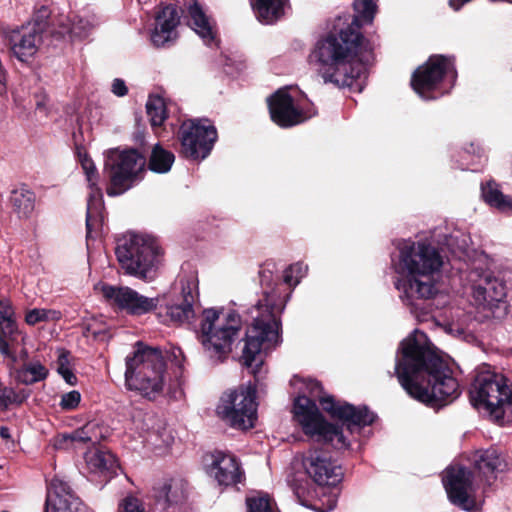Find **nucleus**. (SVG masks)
Instances as JSON below:
<instances>
[{
    "label": "nucleus",
    "instance_id": "1",
    "mask_svg": "<svg viewBox=\"0 0 512 512\" xmlns=\"http://www.w3.org/2000/svg\"><path fill=\"white\" fill-rule=\"evenodd\" d=\"M395 375L412 398L435 409L460 395L451 369L437 354L426 334L418 330L400 343L395 358Z\"/></svg>",
    "mask_w": 512,
    "mask_h": 512
},
{
    "label": "nucleus",
    "instance_id": "2",
    "mask_svg": "<svg viewBox=\"0 0 512 512\" xmlns=\"http://www.w3.org/2000/svg\"><path fill=\"white\" fill-rule=\"evenodd\" d=\"M392 265L398 278L394 286L411 313L423 319L428 314L419 301L435 298L441 289L444 257L437 247L426 241L401 240Z\"/></svg>",
    "mask_w": 512,
    "mask_h": 512
},
{
    "label": "nucleus",
    "instance_id": "3",
    "mask_svg": "<svg viewBox=\"0 0 512 512\" xmlns=\"http://www.w3.org/2000/svg\"><path fill=\"white\" fill-rule=\"evenodd\" d=\"M297 381L302 385L303 394L295 399L294 417L306 435L316 437L318 441L330 443L336 449L349 447L342 429L325 421L316 401L320 402L332 418L341 421L351 433L374 422L375 415L367 407H356L346 402L335 401L331 395L324 393L322 385L316 380L298 379Z\"/></svg>",
    "mask_w": 512,
    "mask_h": 512
},
{
    "label": "nucleus",
    "instance_id": "4",
    "mask_svg": "<svg viewBox=\"0 0 512 512\" xmlns=\"http://www.w3.org/2000/svg\"><path fill=\"white\" fill-rule=\"evenodd\" d=\"M307 267L302 263H295L283 272V283L272 285V274L269 270L260 273L263 288V299L257 305L258 315L252 325L247 329L240 362L257 374L263 363V353L274 348L280 342V320L278 315L283 311L290 292L282 290L283 285L293 289L306 274Z\"/></svg>",
    "mask_w": 512,
    "mask_h": 512
},
{
    "label": "nucleus",
    "instance_id": "5",
    "mask_svg": "<svg viewBox=\"0 0 512 512\" xmlns=\"http://www.w3.org/2000/svg\"><path fill=\"white\" fill-rule=\"evenodd\" d=\"M358 22V18L354 19L338 37L330 35L318 41L309 58L324 83L361 92L367 68L361 57L364 37L357 30Z\"/></svg>",
    "mask_w": 512,
    "mask_h": 512
},
{
    "label": "nucleus",
    "instance_id": "6",
    "mask_svg": "<svg viewBox=\"0 0 512 512\" xmlns=\"http://www.w3.org/2000/svg\"><path fill=\"white\" fill-rule=\"evenodd\" d=\"M471 404L500 425L512 421V388L507 378L483 366L476 371L470 390Z\"/></svg>",
    "mask_w": 512,
    "mask_h": 512
},
{
    "label": "nucleus",
    "instance_id": "7",
    "mask_svg": "<svg viewBox=\"0 0 512 512\" xmlns=\"http://www.w3.org/2000/svg\"><path fill=\"white\" fill-rule=\"evenodd\" d=\"M165 362L161 350L137 345L132 356L126 357L125 385L141 396L154 399L163 391Z\"/></svg>",
    "mask_w": 512,
    "mask_h": 512
},
{
    "label": "nucleus",
    "instance_id": "8",
    "mask_svg": "<svg viewBox=\"0 0 512 512\" xmlns=\"http://www.w3.org/2000/svg\"><path fill=\"white\" fill-rule=\"evenodd\" d=\"M241 327L238 313L208 308L202 313L197 339L210 358L220 360L231 352Z\"/></svg>",
    "mask_w": 512,
    "mask_h": 512
},
{
    "label": "nucleus",
    "instance_id": "9",
    "mask_svg": "<svg viewBox=\"0 0 512 512\" xmlns=\"http://www.w3.org/2000/svg\"><path fill=\"white\" fill-rule=\"evenodd\" d=\"M115 253L126 274L144 281L156 277L159 247L154 238L129 232L118 239Z\"/></svg>",
    "mask_w": 512,
    "mask_h": 512
},
{
    "label": "nucleus",
    "instance_id": "10",
    "mask_svg": "<svg viewBox=\"0 0 512 512\" xmlns=\"http://www.w3.org/2000/svg\"><path fill=\"white\" fill-rule=\"evenodd\" d=\"M456 78L453 60L433 55L413 73L411 86L423 100H434L448 93Z\"/></svg>",
    "mask_w": 512,
    "mask_h": 512
},
{
    "label": "nucleus",
    "instance_id": "11",
    "mask_svg": "<svg viewBox=\"0 0 512 512\" xmlns=\"http://www.w3.org/2000/svg\"><path fill=\"white\" fill-rule=\"evenodd\" d=\"M216 413L233 428H252L257 419L255 387L249 384L224 393L216 407Z\"/></svg>",
    "mask_w": 512,
    "mask_h": 512
},
{
    "label": "nucleus",
    "instance_id": "12",
    "mask_svg": "<svg viewBox=\"0 0 512 512\" xmlns=\"http://www.w3.org/2000/svg\"><path fill=\"white\" fill-rule=\"evenodd\" d=\"M144 167V157L134 149L111 151L105 162L110 178L107 194L118 196L130 189L140 179L139 174Z\"/></svg>",
    "mask_w": 512,
    "mask_h": 512
},
{
    "label": "nucleus",
    "instance_id": "13",
    "mask_svg": "<svg viewBox=\"0 0 512 512\" xmlns=\"http://www.w3.org/2000/svg\"><path fill=\"white\" fill-rule=\"evenodd\" d=\"M271 119L287 128L300 124L316 114L313 104L296 89H279L269 99Z\"/></svg>",
    "mask_w": 512,
    "mask_h": 512
},
{
    "label": "nucleus",
    "instance_id": "14",
    "mask_svg": "<svg viewBox=\"0 0 512 512\" xmlns=\"http://www.w3.org/2000/svg\"><path fill=\"white\" fill-rule=\"evenodd\" d=\"M95 290L109 306L132 316L150 313L159 303L158 297H146L128 286L99 283L95 286Z\"/></svg>",
    "mask_w": 512,
    "mask_h": 512
},
{
    "label": "nucleus",
    "instance_id": "15",
    "mask_svg": "<svg viewBox=\"0 0 512 512\" xmlns=\"http://www.w3.org/2000/svg\"><path fill=\"white\" fill-rule=\"evenodd\" d=\"M443 484L452 504L468 512L479 508L475 497L477 480L468 468L460 465L448 467L443 476Z\"/></svg>",
    "mask_w": 512,
    "mask_h": 512
},
{
    "label": "nucleus",
    "instance_id": "16",
    "mask_svg": "<svg viewBox=\"0 0 512 512\" xmlns=\"http://www.w3.org/2000/svg\"><path fill=\"white\" fill-rule=\"evenodd\" d=\"M216 140V128L208 119L188 120L181 125V148L183 155L187 158L193 160L206 158Z\"/></svg>",
    "mask_w": 512,
    "mask_h": 512
},
{
    "label": "nucleus",
    "instance_id": "17",
    "mask_svg": "<svg viewBox=\"0 0 512 512\" xmlns=\"http://www.w3.org/2000/svg\"><path fill=\"white\" fill-rule=\"evenodd\" d=\"M76 156L84 170L91 192L87 202L86 228L87 237L91 238L93 232H96L104 220V202L101 189L96 187L97 172L91 158L87 155L83 146H76Z\"/></svg>",
    "mask_w": 512,
    "mask_h": 512
},
{
    "label": "nucleus",
    "instance_id": "18",
    "mask_svg": "<svg viewBox=\"0 0 512 512\" xmlns=\"http://www.w3.org/2000/svg\"><path fill=\"white\" fill-rule=\"evenodd\" d=\"M197 279L185 276L179 279L171 291L172 302L167 305V315L176 324L190 322L195 316L194 302L197 296Z\"/></svg>",
    "mask_w": 512,
    "mask_h": 512
},
{
    "label": "nucleus",
    "instance_id": "19",
    "mask_svg": "<svg viewBox=\"0 0 512 512\" xmlns=\"http://www.w3.org/2000/svg\"><path fill=\"white\" fill-rule=\"evenodd\" d=\"M302 463L306 474L320 486H336L342 481V467L324 450H309Z\"/></svg>",
    "mask_w": 512,
    "mask_h": 512
},
{
    "label": "nucleus",
    "instance_id": "20",
    "mask_svg": "<svg viewBox=\"0 0 512 512\" xmlns=\"http://www.w3.org/2000/svg\"><path fill=\"white\" fill-rule=\"evenodd\" d=\"M474 302L478 306L493 307L506 296L504 284L486 270L474 268L466 276Z\"/></svg>",
    "mask_w": 512,
    "mask_h": 512
},
{
    "label": "nucleus",
    "instance_id": "21",
    "mask_svg": "<svg viewBox=\"0 0 512 512\" xmlns=\"http://www.w3.org/2000/svg\"><path fill=\"white\" fill-rule=\"evenodd\" d=\"M66 427L72 428L66 431V442L99 443L108 436L109 429L96 421H86L82 415H66Z\"/></svg>",
    "mask_w": 512,
    "mask_h": 512
},
{
    "label": "nucleus",
    "instance_id": "22",
    "mask_svg": "<svg viewBox=\"0 0 512 512\" xmlns=\"http://www.w3.org/2000/svg\"><path fill=\"white\" fill-rule=\"evenodd\" d=\"M8 37L13 55L19 61L27 62L36 54L43 34L39 32L37 26L22 25L20 28L12 30Z\"/></svg>",
    "mask_w": 512,
    "mask_h": 512
},
{
    "label": "nucleus",
    "instance_id": "23",
    "mask_svg": "<svg viewBox=\"0 0 512 512\" xmlns=\"http://www.w3.org/2000/svg\"><path fill=\"white\" fill-rule=\"evenodd\" d=\"M209 473L220 485H235L241 482L243 471L237 458L223 451H215L209 455Z\"/></svg>",
    "mask_w": 512,
    "mask_h": 512
},
{
    "label": "nucleus",
    "instance_id": "24",
    "mask_svg": "<svg viewBox=\"0 0 512 512\" xmlns=\"http://www.w3.org/2000/svg\"><path fill=\"white\" fill-rule=\"evenodd\" d=\"M84 460L87 473L91 477L102 478L104 482L113 478L119 469L115 455L99 448L89 449L85 452Z\"/></svg>",
    "mask_w": 512,
    "mask_h": 512
},
{
    "label": "nucleus",
    "instance_id": "25",
    "mask_svg": "<svg viewBox=\"0 0 512 512\" xmlns=\"http://www.w3.org/2000/svg\"><path fill=\"white\" fill-rule=\"evenodd\" d=\"M180 23V15L175 5L169 4L159 11L156 25L151 33V41L157 47L164 46L176 38V27Z\"/></svg>",
    "mask_w": 512,
    "mask_h": 512
},
{
    "label": "nucleus",
    "instance_id": "26",
    "mask_svg": "<svg viewBox=\"0 0 512 512\" xmlns=\"http://www.w3.org/2000/svg\"><path fill=\"white\" fill-rule=\"evenodd\" d=\"M189 26L202 39L208 47H216L218 45L217 30L214 21L207 16L202 6L193 1L188 6Z\"/></svg>",
    "mask_w": 512,
    "mask_h": 512
},
{
    "label": "nucleus",
    "instance_id": "27",
    "mask_svg": "<svg viewBox=\"0 0 512 512\" xmlns=\"http://www.w3.org/2000/svg\"><path fill=\"white\" fill-rule=\"evenodd\" d=\"M473 463L479 479H483L487 485H491L496 478V473L502 471L506 466L498 450L492 447L476 451Z\"/></svg>",
    "mask_w": 512,
    "mask_h": 512
},
{
    "label": "nucleus",
    "instance_id": "28",
    "mask_svg": "<svg viewBox=\"0 0 512 512\" xmlns=\"http://www.w3.org/2000/svg\"><path fill=\"white\" fill-rule=\"evenodd\" d=\"M257 19L264 24L278 21L289 8V0H250Z\"/></svg>",
    "mask_w": 512,
    "mask_h": 512
},
{
    "label": "nucleus",
    "instance_id": "29",
    "mask_svg": "<svg viewBox=\"0 0 512 512\" xmlns=\"http://www.w3.org/2000/svg\"><path fill=\"white\" fill-rule=\"evenodd\" d=\"M78 316L81 322H75L72 327H79L82 335L88 341H105L108 338V325L102 316L89 315L85 310Z\"/></svg>",
    "mask_w": 512,
    "mask_h": 512
},
{
    "label": "nucleus",
    "instance_id": "30",
    "mask_svg": "<svg viewBox=\"0 0 512 512\" xmlns=\"http://www.w3.org/2000/svg\"><path fill=\"white\" fill-rule=\"evenodd\" d=\"M481 195L486 204L505 215H512V197L504 194L494 181L481 185Z\"/></svg>",
    "mask_w": 512,
    "mask_h": 512
},
{
    "label": "nucleus",
    "instance_id": "31",
    "mask_svg": "<svg viewBox=\"0 0 512 512\" xmlns=\"http://www.w3.org/2000/svg\"><path fill=\"white\" fill-rule=\"evenodd\" d=\"M48 373V369L40 360L27 359L15 370V378L22 384L31 385L45 380Z\"/></svg>",
    "mask_w": 512,
    "mask_h": 512
},
{
    "label": "nucleus",
    "instance_id": "32",
    "mask_svg": "<svg viewBox=\"0 0 512 512\" xmlns=\"http://www.w3.org/2000/svg\"><path fill=\"white\" fill-rule=\"evenodd\" d=\"M155 497L163 509L177 505L185 499L184 484L180 480L166 481L158 488Z\"/></svg>",
    "mask_w": 512,
    "mask_h": 512
},
{
    "label": "nucleus",
    "instance_id": "33",
    "mask_svg": "<svg viewBox=\"0 0 512 512\" xmlns=\"http://www.w3.org/2000/svg\"><path fill=\"white\" fill-rule=\"evenodd\" d=\"M16 331L12 307L0 301V353L6 357H11L7 338L12 337Z\"/></svg>",
    "mask_w": 512,
    "mask_h": 512
},
{
    "label": "nucleus",
    "instance_id": "34",
    "mask_svg": "<svg viewBox=\"0 0 512 512\" xmlns=\"http://www.w3.org/2000/svg\"><path fill=\"white\" fill-rule=\"evenodd\" d=\"M438 243L446 247L455 256L461 257L470 244V237L460 230H454L450 234H438Z\"/></svg>",
    "mask_w": 512,
    "mask_h": 512
},
{
    "label": "nucleus",
    "instance_id": "35",
    "mask_svg": "<svg viewBox=\"0 0 512 512\" xmlns=\"http://www.w3.org/2000/svg\"><path fill=\"white\" fill-rule=\"evenodd\" d=\"M64 510V482L55 477L47 486L44 512H62Z\"/></svg>",
    "mask_w": 512,
    "mask_h": 512
},
{
    "label": "nucleus",
    "instance_id": "36",
    "mask_svg": "<svg viewBox=\"0 0 512 512\" xmlns=\"http://www.w3.org/2000/svg\"><path fill=\"white\" fill-rule=\"evenodd\" d=\"M174 161L175 156L172 152L156 144L152 149L148 167L153 172L163 174L170 171Z\"/></svg>",
    "mask_w": 512,
    "mask_h": 512
},
{
    "label": "nucleus",
    "instance_id": "37",
    "mask_svg": "<svg viewBox=\"0 0 512 512\" xmlns=\"http://www.w3.org/2000/svg\"><path fill=\"white\" fill-rule=\"evenodd\" d=\"M11 202L14 210L19 217H29L34 210L35 195L27 189L15 190L11 196Z\"/></svg>",
    "mask_w": 512,
    "mask_h": 512
},
{
    "label": "nucleus",
    "instance_id": "38",
    "mask_svg": "<svg viewBox=\"0 0 512 512\" xmlns=\"http://www.w3.org/2000/svg\"><path fill=\"white\" fill-rule=\"evenodd\" d=\"M29 397V392L25 389L15 390L12 387L5 386L0 381V410L7 411L11 406L21 405Z\"/></svg>",
    "mask_w": 512,
    "mask_h": 512
},
{
    "label": "nucleus",
    "instance_id": "39",
    "mask_svg": "<svg viewBox=\"0 0 512 512\" xmlns=\"http://www.w3.org/2000/svg\"><path fill=\"white\" fill-rule=\"evenodd\" d=\"M146 112L153 128L161 126L167 118L164 99L160 96H150L146 103Z\"/></svg>",
    "mask_w": 512,
    "mask_h": 512
},
{
    "label": "nucleus",
    "instance_id": "40",
    "mask_svg": "<svg viewBox=\"0 0 512 512\" xmlns=\"http://www.w3.org/2000/svg\"><path fill=\"white\" fill-rule=\"evenodd\" d=\"M94 26V17L77 15L71 19L69 33L72 38L83 39L90 34Z\"/></svg>",
    "mask_w": 512,
    "mask_h": 512
},
{
    "label": "nucleus",
    "instance_id": "41",
    "mask_svg": "<svg viewBox=\"0 0 512 512\" xmlns=\"http://www.w3.org/2000/svg\"><path fill=\"white\" fill-rule=\"evenodd\" d=\"M248 512H276L267 494L257 493L246 499Z\"/></svg>",
    "mask_w": 512,
    "mask_h": 512
},
{
    "label": "nucleus",
    "instance_id": "42",
    "mask_svg": "<svg viewBox=\"0 0 512 512\" xmlns=\"http://www.w3.org/2000/svg\"><path fill=\"white\" fill-rule=\"evenodd\" d=\"M60 318V311L35 308L26 313L25 321L29 325H35L41 321L59 320Z\"/></svg>",
    "mask_w": 512,
    "mask_h": 512
},
{
    "label": "nucleus",
    "instance_id": "43",
    "mask_svg": "<svg viewBox=\"0 0 512 512\" xmlns=\"http://www.w3.org/2000/svg\"><path fill=\"white\" fill-rule=\"evenodd\" d=\"M353 6L358 17L371 23L377 11V5L374 0H354Z\"/></svg>",
    "mask_w": 512,
    "mask_h": 512
},
{
    "label": "nucleus",
    "instance_id": "44",
    "mask_svg": "<svg viewBox=\"0 0 512 512\" xmlns=\"http://www.w3.org/2000/svg\"><path fill=\"white\" fill-rule=\"evenodd\" d=\"M50 13L51 11L46 6H42L34 14L32 21L27 23L26 25L33 27L37 26L39 28V32L44 34L45 32H47V19L49 18Z\"/></svg>",
    "mask_w": 512,
    "mask_h": 512
},
{
    "label": "nucleus",
    "instance_id": "45",
    "mask_svg": "<svg viewBox=\"0 0 512 512\" xmlns=\"http://www.w3.org/2000/svg\"><path fill=\"white\" fill-rule=\"evenodd\" d=\"M66 512H93L75 495L66 491Z\"/></svg>",
    "mask_w": 512,
    "mask_h": 512
},
{
    "label": "nucleus",
    "instance_id": "46",
    "mask_svg": "<svg viewBox=\"0 0 512 512\" xmlns=\"http://www.w3.org/2000/svg\"><path fill=\"white\" fill-rule=\"evenodd\" d=\"M153 421L154 417L151 414H142L139 412L133 417V423L140 433L149 432L151 429L150 424Z\"/></svg>",
    "mask_w": 512,
    "mask_h": 512
},
{
    "label": "nucleus",
    "instance_id": "47",
    "mask_svg": "<svg viewBox=\"0 0 512 512\" xmlns=\"http://www.w3.org/2000/svg\"><path fill=\"white\" fill-rule=\"evenodd\" d=\"M120 512H146L142 507L140 501L134 497H127L124 499Z\"/></svg>",
    "mask_w": 512,
    "mask_h": 512
},
{
    "label": "nucleus",
    "instance_id": "48",
    "mask_svg": "<svg viewBox=\"0 0 512 512\" xmlns=\"http://www.w3.org/2000/svg\"><path fill=\"white\" fill-rule=\"evenodd\" d=\"M81 403V393L78 390L66 391V411L76 409Z\"/></svg>",
    "mask_w": 512,
    "mask_h": 512
},
{
    "label": "nucleus",
    "instance_id": "49",
    "mask_svg": "<svg viewBox=\"0 0 512 512\" xmlns=\"http://www.w3.org/2000/svg\"><path fill=\"white\" fill-rule=\"evenodd\" d=\"M111 92L117 97H124L128 93V87L123 79L115 78L111 84Z\"/></svg>",
    "mask_w": 512,
    "mask_h": 512
},
{
    "label": "nucleus",
    "instance_id": "50",
    "mask_svg": "<svg viewBox=\"0 0 512 512\" xmlns=\"http://www.w3.org/2000/svg\"><path fill=\"white\" fill-rule=\"evenodd\" d=\"M326 502H322L321 506H315L314 509L318 512H329L333 510L337 505L336 494H329L325 496Z\"/></svg>",
    "mask_w": 512,
    "mask_h": 512
},
{
    "label": "nucleus",
    "instance_id": "51",
    "mask_svg": "<svg viewBox=\"0 0 512 512\" xmlns=\"http://www.w3.org/2000/svg\"><path fill=\"white\" fill-rule=\"evenodd\" d=\"M0 436L3 440L6 441V445L9 449H12L15 447V442L12 439L10 429L6 426L0 427Z\"/></svg>",
    "mask_w": 512,
    "mask_h": 512
},
{
    "label": "nucleus",
    "instance_id": "52",
    "mask_svg": "<svg viewBox=\"0 0 512 512\" xmlns=\"http://www.w3.org/2000/svg\"><path fill=\"white\" fill-rule=\"evenodd\" d=\"M157 434L162 438L163 444L169 446L173 442V437L170 432L163 429L162 432L158 431Z\"/></svg>",
    "mask_w": 512,
    "mask_h": 512
},
{
    "label": "nucleus",
    "instance_id": "53",
    "mask_svg": "<svg viewBox=\"0 0 512 512\" xmlns=\"http://www.w3.org/2000/svg\"><path fill=\"white\" fill-rule=\"evenodd\" d=\"M57 372L64 378V350H59Z\"/></svg>",
    "mask_w": 512,
    "mask_h": 512
},
{
    "label": "nucleus",
    "instance_id": "54",
    "mask_svg": "<svg viewBox=\"0 0 512 512\" xmlns=\"http://www.w3.org/2000/svg\"><path fill=\"white\" fill-rule=\"evenodd\" d=\"M77 383H78L77 376L73 373L72 370H70L68 367H66V384L75 386Z\"/></svg>",
    "mask_w": 512,
    "mask_h": 512
},
{
    "label": "nucleus",
    "instance_id": "55",
    "mask_svg": "<svg viewBox=\"0 0 512 512\" xmlns=\"http://www.w3.org/2000/svg\"><path fill=\"white\" fill-rule=\"evenodd\" d=\"M466 151L468 153L477 154L479 157L483 153V149L479 145H475L474 143H471L469 148H466Z\"/></svg>",
    "mask_w": 512,
    "mask_h": 512
},
{
    "label": "nucleus",
    "instance_id": "56",
    "mask_svg": "<svg viewBox=\"0 0 512 512\" xmlns=\"http://www.w3.org/2000/svg\"><path fill=\"white\" fill-rule=\"evenodd\" d=\"M173 356L176 361V365L181 368L182 367V361L179 360V357H182V350L180 348H176L173 350Z\"/></svg>",
    "mask_w": 512,
    "mask_h": 512
},
{
    "label": "nucleus",
    "instance_id": "57",
    "mask_svg": "<svg viewBox=\"0 0 512 512\" xmlns=\"http://www.w3.org/2000/svg\"><path fill=\"white\" fill-rule=\"evenodd\" d=\"M63 443H64V434H59L55 440V443H54V449L55 450H60L63 446Z\"/></svg>",
    "mask_w": 512,
    "mask_h": 512
},
{
    "label": "nucleus",
    "instance_id": "58",
    "mask_svg": "<svg viewBox=\"0 0 512 512\" xmlns=\"http://www.w3.org/2000/svg\"><path fill=\"white\" fill-rule=\"evenodd\" d=\"M51 34H53L54 37H56L57 39H61L62 38V33L57 31V32H54V31H50Z\"/></svg>",
    "mask_w": 512,
    "mask_h": 512
},
{
    "label": "nucleus",
    "instance_id": "59",
    "mask_svg": "<svg viewBox=\"0 0 512 512\" xmlns=\"http://www.w3.org/2000/svg\"><path fill=\"white\" fill-rule=\"evenodd\" d=\"M59 406L64 409V395L60 396L59 399Z\"/></svg>",
    "mask_w": 512,
    "mask_h": 512
}]
</instances>
